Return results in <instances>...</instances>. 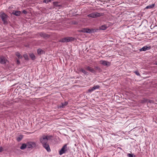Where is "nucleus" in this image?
<instances>
[{"label":"nucleus","mask_w":157,"mask_h":157,"mask_svg":"<svg viewBox=\"0 0 157 157\" xmlns=\"http://www.w3.org/2000/svg\"><path fill=\"white\" fill-rule=\"evenodd\" d=\"M27 147L29 148H32L36 147V143L34 142H29L27 143Z\"/></svg>","instance_id":"0eeeda50"},{"label":"nucleus","mask_w":157,"mask_h":157,"mask_svg":"<svg viewBox=\"0 0 157 157\" xmlns=\"http://www.w3.org/2000/svg\"><path fill=\"white\" fill-rule=\"evenodd\" d=\"M134 72L137 75H140L139 72L137 71H135Z\"/></svg>","instance_id":"a878e982"},{"label":"nucleus","mask_w":157,"mask_h":157,"mask_svg":"<svg viewBox=\"0 0 157 157\" xmlns=\"http://www.w3.org/2000/svg\"><path fill=\"white\" fill-rule=\"evenodd\" d=\"M16 55L19 59H21L22 56L18 52L16 53Z\"/></svg>","instance_id":"aec40b11"},{"label":"nucleus","mask_w":157,"mask_h":157,"mask_svg":"<svg viewBox=\"0 0 157 157\" xmlns=\"http://www.w3.org/2000/svg\"><path fill=\"white\" fill-rule=\"evenodd\" d=\"M7 61V60L5 57H2L0 58V63L1 64H5Z\"/></svg>","instance_id":"9d476101"},{"label":"nucleus","mask_w":157,"mask_h":157,"mask_svg":"<svg viewBox=\"0 0 157 157\" xmlns=\"http://www.w3.org/2000/svg\"><path fill=\"white\" fill-rule=\"evenodd\" d=\"M23 56H24V58H25V59L26 60H28V59H29L28 57V55L27 54H24L23 55Z\"/></svg>","instance_id":"4be33fe9"},{"label":"nucleus","mask_w":157,"mask_h":157,"mask_svg":"<svg viewBox=\"0 0 157 157\" xmlns=\"http://www.w3.org/2000/svg\"><path fill=\"white\" fill-rule=\"evenodd\" d=\"M155 65H157V63H155Z\"/></svg>","instance_id":"2f4dec72"},{"label":"nucleus","mask_w":157,"mask_h":157,"mask_svg":"<svg viewBox=\"0 0 157 157\" xmlns=\"http://www.w3.org/2000/svg\"><path fill=\"white\" fill-rule=\"evenodd\" d=\"M96 68L97 69H98L99 68V67H96Z\"/></svg>","instance_id":"7c9ffc66"},{"label":"nucleus","mask_w":157,"mask_h":157,"mask_svg":"<svg viewBox=\"0 0 157 157\" xmlns=\"http://www.w3.org/2000/svg\"><path fill=\"white\" fill-rule=\"evenodd\" d=\"M68 104V102H65L64 103H62L61 105L59 106V107L60 108H63L64 107V106L67 105Z\"/></svg>","instance_id":"4468645a"},{"label":"nucleus","mask_w":157,"mask_h":157,"mask_svg":"<svg viewBox=\"0 0 157 157\" xmlns=\"http://www.w3.org/2000/svg\"><path fill=\"white\" fill-rule=\"evenodd\" d=\"M81 71L85 75H88V73L82 69H81Z\"/></svg>","instance_id":"412c9836"},{"label":"nucleus","mask_w":157,"mask_h":157,"mask_svg":"<svg viewBox=\"0 0 157 157\" xmlns=\"http://www.w3.org/2000/svg\"><path fill=\"white\" fill-rule=\"evenodd\" d=\"M100 87V86L98 85H96L94 86L92 88H90L88 90V91L89 92H91L94 90H95L96 89H99Z\"/></svg>","instance_id":"1a4fd4ad"},{"label":"nucleus","mask_w":157,"mask_h":157,"mask_svg":"<svg viewBox=\"0 0 157 157\" xmlns=\"http://www.w3.org/2000/svg\"><path fill=\"white\" fill-rule=\"evenodd\" d=\"M21 13V12L20 11L14 10L12 13V14L17 16H18L20 15Z\"/></svg>","instance_id":"9b49d317"},{"label":"nucleus","mask_w":157,"mask_h":157,"mask_svg":"<svg viewBox=\"0 0 157 157\" xmlns=\"http://www.w3.org/2000/svg\"><path fill=\"white\" fill-rule=\"evenodd\" d=\"M100 63L104 66H109L110 65V63L105 60H101L100 61Z\"/></svg>","instance_id":"6e6552de"},{"label":"nucleus","mask_w":157,"mask_h":157,"mask_svg":"<svg viewBox=\"0 0 157 157\" xmlns=\"http://www.w3.org/2000/svg\"><path fill=\"white\" fill-rule=\"evenodd\" d=\"M107 28V27L105 25H102L100 27V29L101 30H105Z\"/></svg>","instance_id":"dca6fc26"},{"label":"nucleus","mask_w":157,"mask_h":157,"mask_svg":"<svg viewBox=\"0 0 157 157\" xmlns=\"http://www.w3.org/2000/svg\"><path fill=\"white\" fill-rule=\"evenodd\" d=\"M86 69L90 72L95 73V71L92 67L89 66H87L86 67Z\"/></svg>","instance_id":"f8f14e48"},{"label":"nucleus","mask_w":157,"mask_h":157,"mask_svg":"<svg viewBox=\"0 0 157 157\" xmlns=\"http://www.w3.org/2000/svg\"><path fill=\"white\" fill-rule=\"evenodd\" d=\"M154 6V4H153L150 5H149L148 6H147L145 7V9H151L153 8Z\"/></svg>","instance_id":"f3484780"},{"label":"nucleus","mask_w":157,"mask_h":157,"mask_svg":"<svg viewBox=\"0 0 157 157\" xmlns=\"http://www.w3.org/2000/svg\"><path fill=\"white\" fill-rule=\"evenodd\" d=\"M104 15L103 13H99L98 12H94L87 15V17L92 18H96L102 16Z\"/></svg>","instance_id":"f03ea898"},{"label":"nucleus","mask_w":157,"mask_h":157,"mask_svg":"<svg viewBox=\"0 0 157 157\" xmlns=\"http://www.w3.org/2000/svg\"><path fill=\"white\" fill-rule=\"evenodd\" d=\"M37 53L39 55H40L44 53V51L41 49H38L37 50Z\"/></svg>","instance_id":"2eb2a0df"},{"label":"nucleus","mask_w":157,"mask_h":157,"mask_svg":"<svg viewBox=\"0 0 157 157\" xmlns=\"http://www.w3.org/2000/svg\"><path fill=\"white\" fill-rule=\"evenodd\" d=\"M74 38L71 37H67L62 39L59 40V42H69L73 40Z\"/></svg>","instance_id":"39448f33"},{"label":"nucleus","mask_w":157,"mask_h":157,"mask_svg":"<svg viewBox=\"0 0 157 157\" xmlns=\"http://www.w3.org/2000/svg\"><path fill=\"white\" fill-rule=\"evenodd\" d=\"M27 147V144H23L20 147V149L22 150L24 149H25L26 147Z\"/></svg>","instance_id":"a211bd4d"},{"label":"nucleus","mask_w":157,"mask_h":157,"mask_svg":"<svg viewBox=\"0 0 157 157\" xmlns=\"http://www.w3.org/2000/svg\"><path fill=\"white\" fill-rule=\"evenodd\" d=\"M151 48L150 47L145 46L140 49V51H145L147 50H148Z\"/></svg>","instance_id":"ddd939ff"},{"label":"nucleus","mask_w":157,"mask_h":157,"mask_svg":"<svg viewBox=\"0 0 157 157\" xmlns=\"http://www.w3.org/2000/svg\"><path fill=\"white\" fill-rule=\"evenodd\" d=\"M52 137L51 136L43 135L40 138V142L42 144L43 147L48 152H50L51 149L49 145L47 143L48 140L50 139Z\"/></svg>","instance_id":"f257e3e1"},{"label":"nucleus","mask_w":157,"mask_h":157,"mask_svg":"<svg viewBox=\"0 0 157 157\" xmlns=\"http://www.w3.org/2000/svg\"><path fill=\"white\" fill-rule=\"evenodd\" d=\"M29 56L32 59L34 60L35 59V56L33 53L30 54Z\"/></svg>","instance_id":"6ab92c4d"},{"label":"nucleus","mask_w":157,"mask_h":157,"mask_svg":"<svg viewBox=\"0 0 157 157\" xmlns=\"http://www.w3.org/2000/svg\"><path fill=\"white\" fill-rule=\"evenodd\" d=\"M3 148L0 146V152H2L3 151Z\"/></svg>","instance_id":"bb28decb"},{"label":"nucleus","mask_w":157,"mask_h":157,"mask_svg":"<svg viewBox=\"0 0 157 157\" xmlns=\"http://www.w3.org/2000/svg\"><path fill=\"white\" fill-rule=\"evenodd\" d=\"M17 63L19 64L20 63V62L18 60H17Z\"/></svg>","instance_id":"c756f323"},{"label":"nucleus","mask_w":157,"mask_h":157,"mask_svg":"<svg viewBox=\"0 0 157 157\" xmlns=\"http://www.w3.org/2000/svg\"><path fill=\"white\" fill-rule=\"evenodd\" d=\"M127 156L128 157H133V154H131L130 153L128 154L127 155Z\"/></svg>","instance_id":"b1692460"},{"label":"nucleus","mask_w":157,"mask_h":157,"mask_svg":"<svg viewBox=\"0 0 157 157\" xmlns=\"http://www.w3.org/2000/svg\"><path fill=\"white\" fill-rule=\"evenodd\" d=\"M147 102L149 103H153V101L152 100H149L147 99Z\"/></svg>","instance_id":"393cba45"},{"label":"nucleus","mask_w":157,"mask_h":157,"mask_svg":"<svg viewBox=\"0 0 157 157\" xmlns=\"http://www.w3.org/2000/svg\"><path fill=\"white\" fill-rule=\"evenodd\" d=\"M98 29H89L88 28L83 29L81 31L84 33H94L95 32L98 31Z\"/></svg>","instance_id":"7ed1b4c3"},{"label":"nucleus","mask_w":157,"mask_h":157,"mask_svg":"<svg viewBox=\"0 0 157 157\" xmlns=\"http://www.w3.org/2000/svg\"><path fill=\"white\" fill-rule=\"evenodd\" d=\"M17 140L18 141H20L21 140V139L19 137H18L17 138Z\"/></svg>","instance_id":"c85d7f7f"},{"label":"nucleus","mask_w":157,"mask_h":157,"mask_svg":"<svg viewBox=\"0 0 157 157\" xmlns=\"http://www.w3.org/2000/svg\"><path fill=\"white\" fill-rule=\"evenodd\" d=\"M147 99H144L141 101V102L142 103H144V102H147Z\"/></svg>","instance_id":"5701e85b"},{"label":"nucleus","mask_w":157,"mask_h":157,"mask_svg":"<svg viewBox=\"0 0 157 157\" xmlns=\"http://www.w3.org/2000/svg\"><path fill=\"white\" fill-rule=\"evenodd\" d=\"M22 13H23L24 14H26L27 13V11L25 10H24L22 11Z\"/></svg>","instance_id":"cd10ccee"},{"label":"nucleus","mask_w":157,"mask_h":157,"mask_svg":"<svg viewBox=\"0 0 157 157\" xmlns=\"http://www.w3.org/2000/svg\"><path fill=\"white\" fill-rule=\"evenodd\" d=\"M0 17L2 19L4 24H8V16L4 13H3L0 15Z\"/></svg>","instance_id":"20e7f679"},{"label":"nucleus","mask_w":157,"mask_h":157,"mask_svg":"<svg viewBox=\"0 0 157 157\" xmlns=\"http://www.w3.org/2000/svg\"><path fill=\"white\" fill-rule=\"evenodd\" d=\"M43 34V35H45V34Z\"/></svg>","instance_id":"473e14b6"},{"label":"nucleus","mask_w":157,"mask_h":157,"mask_svg":"<svg viewBox=\"0 0 157 157\" xmlns=\"http://www.w3.org/2000/svg\"><path fill=\"white\" fill-rule=\"evenodd\" d=\"M67 151V144H65L62 148L59 151V154L60 155L64 153H65Z\"/></svg>","instance_id":"423d86ee"}]
</instances>
